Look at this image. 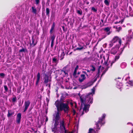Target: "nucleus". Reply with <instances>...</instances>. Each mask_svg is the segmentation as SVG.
<instances>
[{
    "instance_id": "1",
    "label": "nucleus",
    "mask_w": 133,
    "mask_h": 133,
    "mask_svg": "<svg viewBox=\"0 0 133 133\" xmlns=\"http://www.w3.org/2000/svg\"><path fill=\"white\" fill-rule=\"evenodd\" d=\"M62 98L60 100H58L56 101L55 105L57 109V111L59 112L63 111L64 113H68L70 110V108L68 104L67 103H64L62 102Z\"/></svg>"
},
{
    "instance_id": "2",
    "label": "nucleus",
    "mask_w": 133,
    "mask_h": 133,
    "mask_svg": "<svg viewBox=\"0 0 133 133\" xmlns=\"http://www.w3.org/2000/svg\"><path fill=\"white\" fill-rule=\"evenodd\" d=\"M91 94V93H90L86 96L83 95L80 97L81 105L84 104V103H86L87 101H88L87 103L89 102V104H91L92 103L93 96H90V95Z\"/></svg>"
},
{
    "instance_id": "3",
    "label": "nucleus",
    "mask_w": 133,
    "mask_h": 133,
    "mask_svg": "<svg viewBox=\"0 0 133 133\" xmlns=\"http://www.w3.org/2000/svg\"><path fill=\"white\" fill-rule=\"evenodd\" d=\"M44 71L43 75V83L46 85V87H48L50 89V88L51 84V77H50L48 74H45Z\"/></svg>"
},
{
    "instance_id": "4",
    "label": "nucleus",
    "mask_w": 133,
    "mask_h": 133,
    "mask_svg": "<svg viewBox=\"0 0 133 133\" xmlns=\"http://www.w3.org/2000/svg\"><path fill=\"white\" fill-rule=\"evenodd\" d=\"M106 115L104 114L101 117L99 118L98 121L96 122V131H98L100 129V128L102 126V125H103L105 122H103V120L104 119Z\"/></svg>"
},
{
    "instance_id": "5",
    "label": "nucleus",
    "mask_w": 133,
    "mask_h": 133,
    "mask_svg": "<svg viewBox=\"0 0 133 133\" xmlns=\"http://www.w3.org/2000/svg\"><path fill=\"white\" fill-rule=\"evenodd\" d=\"M125 47V46H124L122 48H121V52L117 54V55L115 56L114 59H113L112 61L110 63V67H112L113 64L115 63L119 59L120 57V55L122 53V52L124 49Z\"/></svg>"
},
{
    "instance_id": "6",
    "label": "nucleus",
    "mask_w": 133,
    "mask_h": 133,
    "mask_svg": "<svg viewBox=\"0 0 133 133\" xmlns=\"http://www.w3.org/2000/svg\"><path fill=\"white\" fill-rule=\"evenodd\" d=\"M105 57L107 58L106 60H105V57L104 56L103 57V58L104 59L105 61L104 64L106 65L107 66V68L105 69L107 71L110 67V66H109V65H110V63L111 62L110 61L109 62V63L108 64V62L109 60V56L108 55H107Z\"/></svg>"
},
{
    "instance_id": "7",
    "label": "nucleus",
    "mask_w": 133,
    "mask_h": 133,
    "mask_svg": "<svg viewBox=\"0 0 133 133\" xmlns=\"http://www.w3.org/2000/svg\"><path fill=\"white\" fill-rule=\"evenodd\" d=\"M105 57L107 58L106 60H105V57L104 56L103 57V58L104 59L105 61L104 64L106 65L107 66V68L105 69L107 71L110 67V66H109V65H110V63L111 62L110 61L109 62V63L108 64V62L109 60V56L108 55H107Z\"/></svg>"
},
{
    "instance_id": "8",
    "label": "nucleus",
    "mask_w": 133,
    "mask_h": 133,
    "mask_svg": "<svg viewBox=\"0 0 133 133\" xmlns=\"http://www.w3.org/2000/svg\"><path fill=\"white\" fill-rule=\"evenodd\" d=\"M118 41V43L120 46L121 45L122 40L121 38H119L118 36H115L111 40V42L112 43H115Z\"/></svg>"
},
{
    "instance_id": "9",
    "label": "nucleus",
    "mask_w": 133,
    "mask_h": 133,
    "mask_svg": "<svg viewBox=\"0 0 133 133\" xmlns=\"http://www.w3.org/2000/svg\"><path fill=\"white\" fill-rule=\"evenodd\" d=\"M30 103V101L28 100L27 101H25L24 105V107L23 112H25L28 109Z\"/></svg>"
},
{
    "instance_id": "10",
    "label": "nucleus",
    "mask_w": 133,
    "mask_h": 133,
    "mask_svg": "<svg viewBox=\"0 0 133 133\" xmlns=\"http://www.w3.org/2000/svg\"><path fill=\"white\" fill-rule=\"evenodd\" d=\"M97 81V78H95L94 80H92V81L89 82L88 83L85 85L84 86L85 88H87L90 87L94 83Z\"/></svg>"
},
{
    "instance_id": "11",
    "label": "nucleus",
    "mask_w": 133,
    "mask_h": 133,
    "mask_svg": "<svg viewBox=\"0 0 133 133\" xmlns=\"http://www.w3.org/2000/svg\"><path fill=\"white\" fill-rule=\"evenodd\" d=\"M21 114L20 113H18L17 115L16 118V122L18 124H19L21 122Z\"/></svg>"
},
{
    "instance_id": "12",
    "label": "nucleus",
    "mask_w": 133,
    "mask_h": 133,
    "mask_svg": "<svg viewBox=\"0 0 133 133\" xmlns=\"http://www.w3.org/2000/svg\"><path fill=\"white\" fill-rule=\"evenodd\" d=\"M102 29L105 32L107 33L106 35H108L110 34L111 32L110 31V28L109 27H107L104 28H103Z\"/></svg>"
},
{
    "instance_id": "13",
    "label": "nucleus",
    "mask_w": 133,
    "mask_h": 133,
    "mask_svg": "<svg viewBox=\"0 0 133 133\" xmlns=\"http://www.w3.org/2000/svg\"><path fill=\"white\" fill-rule=\"evenodd\" d=\"M91 57H85L82 59L81 61L83 62H89L91 61Z\"/></svg>"
},
{
    "instance_id": "14",
    "label": "nucleus",
    "mask_w": 133,
    "mask_h": 133,
    "mask_svg": "<svg viewBox=\"0 0 133 133\" xmlns=\"http://www.w3.org/2000/svg\"><path fill=\"white\" fill-rule=\"evenodd\" d=\"M34 36L33 35L32 36V43L30 44V46H32V47L36 45L37 43V40H36L35 41V40L34 38Z\"/></svg>"
},
{
    "instance_id": "15",
    "label": "nucleus",
    "mask_w": 133,
    "mask_h": 133,
    "mask_svg": "<svg viewBox=\"0 0 133 133\" xmlns=\"http://www.w3.org/2000/svg\"><path fill=\"white\" fill-rule=\"evenodd\" d=\"M59 59L57 56L54 57L52 59V63L57 64L59 61Z\"/></svg>"
},
{
    "instance_id": "16",
    "label": "nucleus",
    "mask_w": 133,
    "mask_h": 133,
    "mask_svg": "<svg viewBox=\"0 0 133 133\" xmlns=\"http://www.w3.org/2000/svg\"><path fill=\"white\" fill-rule=\"evenodd\" d=\"M59 111H57V112L55 114V120L59 121L60 118Z\"/></svg>"
},
{
    "instance_id": "17",
    "label": "nucleus",
    "mask_w": 133,
    "mask_h": 133,
    "mask_svg": "<svg viewBox=\"0 0 133 133\" xmlns=\"http://www.w3.org/2000/svg\"><path fill=\"white\" fill-rule=\"evenodd\" d=\"M40 78V74L39 72H38L37 75V79L35 85L36 86H37L38 84V83L39 82Z\"/></svg>"
},
{
    "instance_id": "18",
    "label": "nucleus",
    "mask_w": 133,
    "mask_h": 133,
    "mask_svg": "<svg viewBox=\"0 0 133 133\" xmlns=\"http://www.w3.org/2000/svg\"><path fill=\"white\" fill-rule=\"evenodd\" d=\"M84 107L83 108V110L85 112H87L88 111V108L89 107L90 105L88 104H85L84 103Z\"/></svg>"
},
{
    "instance_id": "19",
    "label": "nucleus",
    "mask_w": 133,
    "mask_h": 133,
    "mask_svg": "<svg viewBox=\"0 0 133 133\" xmlns=\"http://www.w3.org/2000/svg\"><path fill=\"white\" fill-rule=\"evenodd\" d=\"M118 50V49L117 48H114L111 49V53L113 55L116 54Z\"/></svg>"
},
{
    "instance_id": "20",
    "label": "nucleus",
    "mask_w": 133,
    "mask_h": 133,
    "mask_svg": "<svg viewBox=\"0 0 133 133\" xmlns=\"http://www.w3.org/2000/svg\"><path fill=\"white\" fill-rule=\"evenodd\" d=\"M81 78H80L79 79V81L80 82H82L84 80L86 79V77L85 75L84 74H82L81 75Z\"/></svg>"
},
{
    "instance_id": "21",
    "label": "nucleus",
    "mask_w": 133,
    "mask_h": 133,
    "mask_svg": "<svg viewBox=\"0 0 133 133\" xmlns=\"http://www.w3.org/2000/svg\"><path fill=\"white\" fill-rule=\"evenodd\" d=\"M55 23L54 22H53V23L52 25V26H51V29L50 30V34H51L52 33V31H53V30H54L55 27Z\"/></svg>"
},
{
    "instance_id": "22",
    "label": "nucleus",
    "mask_w": 133,
    "mask_h": 133,
    "mask_svg": "<svg viewBox=\"0 0 133 133\" xmlns=\"http://www.w3.org/2000/svg\"><path fill=\"white\" fill-rule=\"evenodd\" d=\"M78 46L80 48H82V49H85L87 48L86 46H85V45L83 44H81L78 43Z\"/></svg>"
},
{
    "instance_id": "23",
    "label": "nucleus",
    "mask_w": 133,
    "mask_h": 133,
    "mask_svg": "<svg viewBox=\"0 0 133 133\" xmlns=\"http://www.w3.org/2000/svg\"><path fill=\"white\" fill-rule=\"evenodd\" d=\"M79 67L77 65H76V67L75 68V69L74 70L73 74V75L75 77V76L77 74V70L78 69Z\"/></svg>"
},
{
    "instance_id": "24",
    "label": "nucleus",
    "mask_w": 133,
    "mask_h": 133,
    "mask_svg": "<svg viewBox=\"0 0 133 133\" xmlns=\"http://www.w3.org/2000/svg\"><path fill=\"white\" fill-rule=\"evenodd\" d=\"M14 112H12L11 110H10L9 111V110H8L7 116L8 117H9L11 116L14 115Z\"/></svg>"
},
{
    "instance_id": "25",
    "label": "nucleus",
    "mask_w": 133,
    "mask_h": 133,
    "mask_svg": "<svg viewBox=\"0 0 133 133\" xmlns=\"http://www.w3.org/2000/svg\"><path fill=\"white\" fill-rule=\"evenodd\" d=\"M28 118H31L32 117V112H28L27 114Z\"/></svg>"
},
{
    "instance_id": "26",
    "label": "nucleus",
    "mask_w": 133,
    "mask_h": 133,
    "mask_svg": "<svg viewBox=\"0 0 133 133\" xmlns=\"http://www.w3.org/2000/svg\"><path fill=\"white\" fill-rule=\"evenodd\" d=\"M88 133H96L95 130L93 129L90 128L89 129Z\"/></svg>"
},
{
    "instance_id": "27",
    "label": "nucleus",
    "mask_w": 133,
    "mask_h": 133,
    "mask_svg": "<svg viewBox=\"0 0 133 133\" xmlns=\"http://www.w3.org/2000/svg\"><path fill=\"white\" fill-rule=\"evenodd\" d=\"M51 129L52 131L54 132V133H55L57 129V127L54 126V127L52 128Z\"/></svg>"
},
{
    "instance_id": "28",
    "label": "nucleus",
    "mask_w": 133,
    "mask_h": 133,
    "mask_svg": "<svg viewBox=\"0 0 133 133\" xmlns=\"http://www.w3.org/2000/svg\"><path fill=\"white\" fill-rule=\"evenodd\" d=\"M46 15L48 17H49V14L50 13V10L49 8H46Z\"/></svg>"
},
{
    "instance_id": "29",
    "label": "nucleus",
    "mask_w": 133,
    "mask_h": 133,
    "mask_svg": "<svg viewBox=\"0 0 133 133\" xmlns=\"http://www.w3.org/2000/svg\"><path fill=\"white\" fill-rule=\"evenodd\" d=\"M76 12L79 15H82L83 12L81 9H80L79 10H76Z\"/></svg>"
},
{
    "instance_id": "30",
    "label": "nucleus",
    "mask_w": 133,
    "mask_h": 133,
    "mask_svg": "<svg viewBox=\"0 0 133 133\" xmlns=\"http://www.w3.org/2000/svg\"><path fill=\"white\" fill-rule=\"evenodd\" d=\"M31 8L32 12L35 14H36L37 12V10L35 7L32 6Z\"/></svg>"
},
{
    "instance_id": "31",
    "label": "nucleus",
    "mask_w": 133,
    "mask_h": 133,
    "mask_svg": "<svg viewBox=\"0 0 133 133\" xmlns=\"http://www.w3.org/2000/svg\"><path fill=\"white\" fill-rule=\"evenodd\" d=\"M65 55V53L64 51V50H63V52L62 53L60 57L61 58V60H62L64 58V56Z\"/></svg>"
},
{
    "instance_id": "32",
    "label": "nucleus",
    "mask_w": 133,
    "mask_h": 133,
    "mask_svg": "<svg viewBox=\"0 0 133 133\" xmlns=\"http://www.w3.org/2000/svg\"><path fill=\"white\" fill-rule=\"evenodd\" d=\"M90 67L92 68V69H91V70L92 72H94L96 70V69L95 67L93 65H91L90 66Z\"/></svg>"
},
{
    "instance_id": "33",
    "label": "nucleus",
    "mask_w": 133,
    "mask_h": 133,
    "mask_svg": "<svg viewBox=\"0 0 133 133\" xmlns=\"http://www.w3.org/2000/svg\"><path fill=\"white\" fill-rule=\"evenodd\" d=\"M132 36H130L128 37L127 38V42H130L131 41V39L132 38Z\"/></svg>"
},
{
    "instance_id": "34",
    "label": "nucleus",
    "mask_w": 133,
    "mask_h": 133,
    "mask_svg": "<svg viewBox=\"0 0 133 133\" xmlns=\"http://www.w3.org/2000/svg\"><path fill=\"white\" fill-rule=\"evenodd\" d=\"M59 123V121L55 120V122L54 124V126L57 127Z\"/></svg>"
},
{
    "instance_id": "35",
    "label": "nucleus",
    "mask_w": 133,
    "mask_h": 133,
    "mask_svg": "<svg viewBox=\"0 0 133 133\" xmlns=\"http://www.w3.org/2000/svg\"><path fill=\"white\" fill-rule=\"evenodd\" d=\"M55 36L54 35H53L51 37V42H54V40L55 38Z\"/></svg>"
},
{
    "instance_id": "36",
    "label": "nucleus",
    "mask_w": 133,
    "mask_h": 133,
    "mask_svg": "<svg viewBox=\"0 0 133 133\" xmlns=\"http://www.w3.org/2000/svg\"><path fill=\"white\" fill-rule=\"evenodd\" d=\"M8 85L10 89V91H11V86H12V83L11 82H10L8 83Z\"/></svg>"
},
{
    "instance_id": "37",
    "label": "nucleus",
    "mask_w": 133,
    "mask_h": 133,
    "mask_svg": "<svg viewBox=\"0 0 133 133\" xmlns=\"http://www.w3.org/2000/svg\"><path fill=\"white\" fill-rule=\"evenodd\" d=\"M60 127L62 126H64V120L63 119L62 121L60 122Z\"/></svg>"
},
{
    "instance_id": "38",
    "label": "nucleus",
    "mask_w": 133,
    "mask_h": 133,
    "mask_svg": "<svg viewBox=\"0 0 133 133\" xmlns=\"http://www.w3.org/2000/svg\"><path fill=\"white\" fill-rule=\"evenodd\" d=\"M123 21H124L123 19H122L120 21H119L118 22H115L114 23L115 24H117L118 23H121V24H122L123 22Z\"/></svg>"
},
{
    "instance_id": "39",
    "label": "nucleus",
    "mask_w": 133,
    "mask_h": 133,
    "mask_svg": "<svg viewBox=\"0 0 133 133\" xmlns=\"http://www.w3.org/2000/svg\"><path fill=\"white\" fill-rule=\"evenodd\" d=\"M104 3L107 6H108L109 4V3L107 0H105L104 1Z\"/></svg>"
},
{
    "instance_id": "40",
    "label": "nucleus",
    "mask_w": 133,
    "mask_h": 133,
    "mask_svg": "<svg viewBox=\"0 0 133 133\" xmlns=\"http://www.w3.org/2000/svg\"><path fill=\"white\" fill-rule=\"evenodd\" d=\"M67 67V66H65L61 70V71L62 72V71H68L66 70V69Z\"/></svg>"
},
{
    "instance_id": "41",
    "label": "nucleus",
    "mask_w": 133,
    "mask_h": 133,
    "mask_svg": "<svg viewBox=\"0 0 133 133\" xmlns=\"http://www.w3.org/2000/svg\"><path fill=\"white\" fill-rule=\"evenodd\" d=\"M21 88V86H20L19 87H18L17 88V93H19L20 92V90Z\"/></svg>"
},
{
    "instance_id": "42",
    "label": "nucleus",
    "mask_w": 133,
    "mask_h": 133,
    "mask_svg": "<svg viewBox=\"0 0 133 133\" xmlns=\"http://www.w3.org/2000/svg\"><path fill=\"white\" fill-rule=\"evenodd\" d=\"M62 27L63 30L64 32H66L67 30V29L66 28H65L64 26H61Z\"/></svg>"
},
{
    "instance_id": "43",
    "label": "nucleus",
    "mask_w": 133,
    "mask_h": 133,
    "mask_svg": "<svg viewBox=\"0 0 133 133\" xmlns=\"http://www.w3.org/2000/svg\"><path fill=\"white\" fill-rule=\"evenodd\" d=\"M4 90L6 92H7L8 90V88L7 86L6 85H5L4 86Z\"/></svg>"
},
{
    "instance_id": "44",
    "label": "nucleus",
    "mask_w": 133,
    "mask_h": 133,
    "mask_svg": "<svg viewBox=\"0 0 133 133\" xmlns=\"http://www.w3.org/2000/svg\"><path fill=\"white\" fill-rule=\"evenodd\" d=\"M91 10L94 12H96L97 11V9H95L94 7H92L91 8Z\"/></svg>"
},
{
    "instance_id": "45",
    "label": "nucleus",
    "mask_w": 133,
    "mask_h": 133,
    "mask_svg": "<svg viewBox=\"0 0 133 133\" xmlns=\"http://www.w3.org/2000/svg\"><path fill=\"white\" fill-rule=\"evenodd\" d=\"M128 83L131 86H133V81H129L128 82Z\"/></svg>"
},
{
    "instance_id": "46",
    "label": "nucleus",
    "mask_w": 133,
    "mask_h": 133,
    "mask_svg": "<svg viewBox=\"0 0 133 133\" xmlns=\"http://www.w3.org/2000/svg\"><path fill=\"white\" fill-rule=\"evenodd\" d=\"M62 72H63L64 73L65 76H68V71H62Z\"/></svg>"
},
{
    "instance_id": "47",
    "label": "nucleus",
    "mask_w": 133,
    "mask_h": 133,
    "mask_svg": "<svg viewBox=\"0 0 133 133\" xmlns=\"http://www.w3.org/2000/svg\"><path fill=\"white\" fill-rule=\"evenodd\" d=\"M83 49L82 48H80V47H77V48L75 49H74V50L75 51L76 50H82Z\"/></svg>"
},
{
    "instance_id": "48",
    "label": "nucleus",
    "mask_w": 133,
    "mask_h": 133,
    "mask_svg": "<svg viewBox=\"0 0 133 133\" xmlns=\"http://www.w3.org/2000/svg\"><path fill=\"white\" fill-rule=\"evenodd\" d=\"M17 100V98L16 97L13 98L12 101L13 102H15Z\"/></svg>"
},
{
    "instance_id": "49",
    "label": "nucleus",
    "mask_w": 133,
    "mask_h": 133,
    "mask_svg": "<svg viewBox=\"0 0 133 133\" xmlns=\"http://www.w3.org/2000/svg\"><path fill=\"white\" fill-rule=\"evenodd\" d=\"M15 77L16 79H18L19 77V75L18 74H16L15 75Z\"/></svg>"
},
{
    "instance_id": "50",
    "label": "nucleus",
    "mask_w": 133,
    "mask_h": 133,
    "mask_svg": "<svg viewBox=\"0 0 133 133\" xmlns=\"http://www.w3.org/2000/svg\"><path fill=\"white\" fill-rule=\"evenodd\" d=\"M116 29L117 30V31H119L121 29H122V28L121 26H119L118 27L117 26L116 28Z\"/></svg>"
},
{
    "instance_id": "51",
    "label": "nucleus",
    "mask_w": 133,
    "mask_h": 133,
    "mask_svg": "<svg viewBox=\"0 0 133 133\" xmlns=\"http://www.w3.org/2000/svg\"><path fill=\"white\" fill-rule=\"evenodd\" d=\"M106 71H107V70H106V69H105L103 71V72L102 73V74L101 76L100 79L102 77V76L105 74V73L106 72Z\"/></svg>"
},
{
    "instance_id": "52",
    "label": "nucleus",
    "mask_w": 133,
    "mask_h": 133,
    "mask_svg": "<svg viewBox=\"0 0 133 133\" xmlns=\"http://www.w3.org/2000/svg\"><path fill=\"white\" fill-rule=\"evenodd\" d=\"M82 72L83 73H84V74H85L87 77H88V78L89 77V76L87 74V73L86 72V71H82Z\"/></svg>"
},
{
    "instance_id": "53",
    "label": "nucleus",
    "mask_w": 133,
    "mask_h": 133,
    "mask_svg": "<svg viewBox=\"0 0 133 133\" xmlns=\"http://www.w3.org/2000/svg\"><path fill=\"white\" fill-rule=\"evenodd\" d=\"M83 2L84 4L86 3L87 5H88L89 3V2L87 1V0H84Z\"/></svg>"
},
{
    "instance_id": "54",
    "label": "nucleus",
    "mask_w": 133,
    "mask_h": 133,
    "mask_svg": "<svg viewBox=\"0 0 133 133\" xmlns=\"http://www.w3.org/2000/svg\"><path fill=\"white\" fill-rule=\"evenodd\" d=\"M25 49L24 48H23L22 49H20L19 50V52H25Z\"/></svg>"
},
{
    "instance_id": "55",
    "label": "nucleus",
    "mask_w": 133,
    "mask_h": 133,
    "mask_svg": "<svg viewBox=\"0 0 133 133\" xmlns=\"http://www.w3.org/2000/svg\"><path fill=\"white\" fill-rule=\"evenodd\" d=\"M45 4V2L44 0H43L42 2V4L43 6H44Z\"/></svg>"
},
{
    "instance_id": "56",
    "label": "nucleus",
    "mask_w": 133,
    "mask_h": 133,
    "mask_svg": "<svg viewBox=\"0 0 133 133\" xmlns=\"http://www.w3.org/2000/svg\"><path fill=\"white\" fill-rule=\"evenodd\" d=\"M39 1L40 0H36L35 1L36 4L38 5L39 3L40 2Z\"/></svg>"
},
{
    "instance_id": "57",
    "label": "nucleus",
    "mask_w": 133,
    "mask_h": 133,
    "mask_svg": "<svg viewBox=\"0 0 133 133\" xmlns=\"http://www.w3.org/2000/svg\"><path fill=\"white\" fill-rule=\"evenodd\" d=\"M0 76L2 77H3L5 76V74L3 73H0Z\"/></svg>"
},
{
    "instance_id": "58",
    "label": "nucleus",
    "mask_w": 133,
    "mask_h": 133,
    "mask_svg": "<svg viewBox=\"0 0 133 133\" xmlns=\"http://www.w3.org/2000/svg\"><path fill=\"white\" fill-rule=\"evenodd\" d=\"M101 66L100 65L98 67V73H99V72H100V70L101 69Z\"/></svg>"
},
{
    "instance_id": "59",
    "label": "nucleus",
    "mask_w": 133,
    "mask_h": 133,
    "mask_svg": "<svg viewBox=\"0 0 133 133\" xmlns=\"http://www.w3.org/2000/svg\"><path fill=\"white\" fill-rule=\"evenodd\" d=\"M102 19H104L105 17V15L104 14H103L102 15Z\"/></svg>"
},
{
    "instance_id": "60",
    "label": "nucleus",
    "mask_w": 133,
    "mask_h": 133,
    "mask_svg": "<svg viewBox=\"0 0 133 133\" xmlns=\"http://www.w3.org/2000/svg\"><path fill=\"white\" fill-rule=\"evenodd\" d=\"M69 10V8H66L65 10V14H66V13L68 12Z\"/></svg>"
},
{
    "instance_id": "61",
    "label": "nucleus",
    "mask_w": 133,
    "mask_h": 133,
    "mask_svg": "<svg viewBox=\"0 0 133 133\" xmlns=\"http://www.w3.org/2000/svg\"><path fill=\"white\" fill-rule=\"evenodd\" d=\"M54 43V42H51V48L53 47Z\"/></svg>"
},
{
    "instance_id": "62",
    "label": "nucleus",
    "mask_w": 133,
    "mask_h": 133,
    "mask_svg": "<svg viewBox=\"0 0 133 133\" xmlns=\"http://www.w3.org/2000/svg\"><path fill=\"white\" fill-rule=\"evenodd\" d=\"M113 43H112L111 42V43H110L109 44V46L110 47H112L113 45Z\"/></svg>"
},
{
    "instance_id": "63",
    "label": "nucleus",
    "mask_w": 133,
    "mask_h": 133,
    "mask_svg": "<svg viewBox=\"0 0 133 133\" xmlns=\"http://www.w3.org/2000/svg\"><path fill=\"white\" fill-rule=\"evenodd\" d=\"M32 108H30L29 109V110H28V112H32L31 111Z\"/></svg>"
},
{
    "instance_id": "64",
    "label": "nucleus",
    "mask_w": 133,
    "mask_h": 133,
    "mask_svg": "<svg viewBox=\"0 0 133 133\" xmlns=\"http://www.w3.org/2000/svg\"><path fill=\"white\" fill-rule=\"evenodd\" d=\"M48 117L47 116H46V119H45V123L47 122L48 121Z\"/></svg>"
}]
</instances>
